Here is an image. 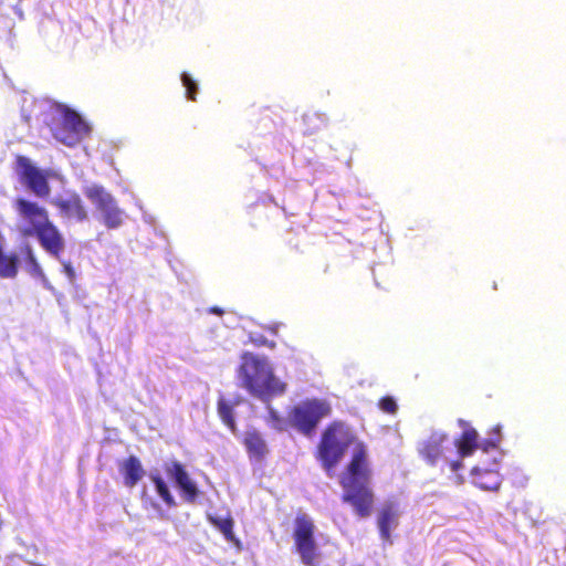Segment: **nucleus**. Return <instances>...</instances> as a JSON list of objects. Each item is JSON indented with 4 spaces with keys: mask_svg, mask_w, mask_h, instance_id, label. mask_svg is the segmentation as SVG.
I'll return each instance as SVG.
<instances>
[{
    "mask_svg": "<svg viewBox=\"0 0 566 566\" xmlns=\"http://www.w3.org/2000/svg\"><path fill=\"white\" fill-rule=\"evenodd\" d=\"M370 478L366 446L357 442L346 471L340 475L339 484L343 488L342 501L352 505L361 518L370 516L375 504V495L369 486Z\"/></svg>",
    "mask_w": 566,
    "mask_h": 566,
    "instance_id": "nucleus-1",
    "label": "nucleus"
},
{
    "mask_svg": "<svg viewBox=\"0 0 566 566\" xmlns=\"http://www.w3.org/2000/svg\"><path fill=\"white\" fill-rule=\"evenodd\" d=\"M12 207L24 228V237L35 235L40 245L52 256L60 259L65 241L57 227L50 220L48 210L39 202L24 197H17Z\"/></svg>",
    "mask_w": 566,
    "mask_h": 566,
    "instance_id": "nucleus-2",
    "label": "nucleus"
},
{
    "mask_svg": "<svg viewBox=\"0 0 566 566\" xmlns=\"http://www.w3.org/2000/svg\"><path fill=\"white\" fill-rule=\"evenodd\" d=\"M237 377L240 387L266 402L273 397L283 395L287 388V385L275 376L269 359L251 352H244L241 355Z\"/></svg>",
    "mask_w": 566,
    "mask_h": 566,
    "instance_id": "nucleus-3",
    "label": "nucleus"
},
{
    "mask_svg": "<svg viewBox=\"0 0 566 566\" xmlns=\"http://www.w3.org/2000/svg\"><path fill=\"white\" fill-rule=\"evenodd\" d=\"M355 441V433L345 422L332 421L322 432L315 457L327 472L333 471Z\"/></svg>",
    "mask_w": 566,
    "mask_h": 566,
    "instance_id": "nucleus-4",
    "label": "nucleus"
},
{
    "mask_svg": "<svg viewBox=\"0 0 566 566\" xmlns=\"http://www.w3.org/2000/svg\"><path fill=\"white\" fill-rule=\"evenodd\" d=\"M332 413V406L325 399H305L289 411L290 423L304 436H312L317 424Z\"/></svg>",
    "mask_w": 566,
    "mask_h": 566,
    "instance_id": "nucleus-5",
    "label": "nucleus"
},
{
    "mask_svg": "<svg viewBox=\"0 0 566 566\" xmlns=\"http://www.w3.org/2000/svg\"><path fill=\"white\" fill-rule=\"evenodd\" d=\"M13 169L20 184L35 197L44 199L50 196L52 170L36 167L29 157L20 154L14 156Z\"/></svg>",
    "mask_w": 566,
    "mask_h": 566,
    "instance_id": "nucleus-6",
    "label": "nucleus"
},
{
    "mask_svg": "<svg viewBox=\"0 0 566 566\" xmlns=\"http://www.w3.org/2000/svg\"><path fill=\"white\" fill-rule=\"evenodd\" d=\"M50 129L56 140L73 147L88 136V124L73 109L66 108L61 118L50 123Z\"/></svg>",
    "mask_w": 566,
    "mask_h": 566,
    "instance_id": "nucleus-7",
    "label": "nucleus"
},
{
    "mask_svg": "<svg viewBox=\"0 0 566 566\" xmlns=\"http://www.w3.org/2000/svg\"><path fill=\"white\" fill-rule=\"evenodd\" d=\"M449 442V437L443 432H432L426 440H423L418 451L421 458L430 465L442 463V470L447 467L451 472H458L463 463L460 459L449 460L447 452H452V449L446 446Z\"/></svg>",
    "mask_w": 566,
    "mask_h": 566,
    "instance_id": "nucleus-8",
    "label": "nucleus"
},
{
    "mask_svg": "<svg viewBox=\"0 0 566 566\" xmlns=\"http://www.w3.org/2000/svg\"><path fill=\"white\" fill-rule=\"evenodd\" d=\"M314 532L315 525L307 515L300 514L296 516L293 533L294 545L302 563L306 566L316 565L318 558Z\"/></svg>",
    "mask_w": 566,
    "mask_h": 566,
    "instance_id": "nucleus-9",
    "label": "nucleus"
},
{
    "mask_svg": "<svg viewBox=\"0 0 566 566\" xmlns=\"http://www.w3.org/2000/svg\"><path fill=\"white\" fill-rule=\"evenodd\" d=\"M86 198L102 213L103 223L107 229H116L123 223V210L118 208L114 197L102 186H91L84 191Z\"/></svg>",
    "mask_w": 566,
    "mask_h": 566,
    "instance_id": "nucleus-10",
    "label": "nucleus"
},
{
    "mask_svg": "<svg viewBox=\"0 0 566 566\" xmlns=\"http://www.w3.org/2000/svg\"><path fill=\"white\" fill-rule=\"evenodd\" d=\"M167 475L175 482L180 496L187 503H195L200 494L197 484L192 481L185 465L179 461H172L165 465Z\"/></svg>",
    "mask_w": 566,
    "mask_h": 566,
    "instance_id": "nucleus-11",
    "label": "nucleus"
},
{
    "mask_svg": "<svg viewBox=\"0 0 566 566\" xmlns=\"http://www.w3.org/2000/svg\"><path fill=\"white\" fill-rule=\"evenodd\" d=\"M52 205L64 219L83 222L88 217L87 210L76 192H72L67 197H55Z\"/></svg>",
    "mask_w": 566,
    "mask_h": 566,
    "instance_id": "nucleus-12",
    "label": "nucleus"
},
{
    "mask_svg": "<svg viewBox=\"0 0 566 566\" xmlns=\"http://www.w3.org/2000/svg\"><path fill=\"white\" fill-rule=\"evenodd\" d=\"M242 444L251 461L261 462L269 453V448L263 436L254 429L245 431Z\"/></svg>",
    "mask_w": 566,
    "mask_h": 566,
    "instance_id": "nucleus-13",
    "label": "nucleus"
},
{
    "mask_svg": "<svg viewBox=\"0 0 566 566\" xmlns=\"http://www.w3.org/2000/svg\"><path fill=\"white\" fill-rule=\"evenodd\" d=\"M399 512L395 504L387 503L379 511L377 525L379 528L380 538L388 544H391V528L398 526Z\"/></svg>",
    "mask_w": 566,
    "mask_h": 566,
    "instance_id": "nucleus-14",
    "label": "nucleus"
},
{
    "mask_svg": "<svg viewBox=\"0 0 566 566\" xmlns=\"http://www.w3.org/2000/svg\"><path fill=\"white\" fill-rule=\"evenodd\" d=\"M119 472L127 488H134L144 476V468L136 455H129L119 463Z\"/></svg>",
    "mask_w": 566,
    "mask_h": 566,
    "instance_id": "nucleus-15",
    "label": "nucleus"
},
{
    "mask_svg": "<svg viewBox=\"0 0 566 566\" xmlns=\"http://www.w3.org/2000/svg\"><path fill=\"white\" fill-rule=\"evenodd\" d=\"M240 403V399L230 401L223 396H220L217 401V412L224 426L232 432L237 431V423L234 419V407Z\"/></svg>",
    "mask_w": 566,
    "mask_h": 566,
    "instance_id": "nucleus-16",
    "label": "nucleus"
},
{
    "mask_svg": "<svg viewBox=\"0 0 566 566\" xmlns=\"http://www.w3.org/2000/svg\"><path fill=\"white\" fill-rule=\"evenodd\" d=\"M459 459L470 457L479 448L478 432L473 428L465 429L457 441Z\"/></svg>",
    "mask_w": 566,
    "mask_h": 566,
    "instance_id": "nucleus-17",
    "label": "nucleus"
},
{
    "mask_svg": "<svg viewBox=\"0 0 566 566\" xmlns=\"http://www.w3.org/2000/svg\"><path fill=\"white\" fill-rule=\"evenodd\" d=\"M473 474L475 475L474 484L481 490L485 491H497L501 486L500 474L493 470H484L480 471L478 469H473Z\"/></svg>",
    "mask_w": 566,
    "mask_h": 566,
    "instance_id": "nucleus-18",
    "label": "nucleus"
},
{
    "mask_svg": "<svg viewBox=\"0 0 566 566\" xmlns=\"http://www.w3.org/2000/svg\"><path fill=\"white\" fill-rule=\"evenodd\" d=\"M150 480L156 488V492L158 496L163 500V502L168 507H174L177 505L175 497L172 496L166 481L159 473H151Z\"/></svg>",
    "mask_w": 566,
    "mask_h": 566,
    "instance_id": "nucleus-19",
    "label": "nucleus"
},
{
    "mask_svg": "<svg viewBox=\"0 0 566 566\" xmlns=\"http://www.w3.org/2000/svg\"><path fill=\"white\" fill-rule=\"evenodd\" d=\"M209 522L217 527L229 542H238L233 532L234 521L230 514L226 517L209 516Z\"/></svg>",
    "mask_w": 566,
    "mask_h": 566,
    "instance_id": "nucleus-20",
    "label": "nucleus"
},
{
    "mask_svg": "<svg viewBox=\"0 0 566 566\" xmlns=\"http://www.w3.org/2000/svg\"><path fill=\"white\" fill-rule=\"evenodd\" d=\"M21 252L25 256V259L29 262V264L31 265L32 271L34 273H36V274H42L41 266H40L36 258L34 256V253H33V250H32L31 245L30 244H24L21 248Z\"/></svg>",
    "mask_w": 566,
    "mask_h": 566,
    "instance_id": "nucleus-21",
    "label": "nucleus"
},
{
    "mask_svg": "<svg viewBox=\"0 0 566 566\" xmlns=\"http://www.w3.org/2000/svg\"><path fill=\"white\" fill-rule=\"evenodd\" d=\"M181 81L184 86L186 87L187 97L190 101H196V94L198 90L196 82L187 73H182Z\"/></svg>",
    "mask_w": 566,
    "mask_h": 566,
    "instance_id": "nucleus-22",
    "label": "nucleus"
},
{
    "mask_svg": "<svg viewBox=\"0 0 566 566\" xmlns=\"http://www.w3.org/2000/svg\"><path fill=\"white\" fill-rule=\"evenodd\" d=\"M379 408L387 413H396L398 406L396 400L390 396L382 397L378 402Z\"/></svg>",
    "mask_w": 566,
    "mask_h": 566,
    "instance_id": "nucleus-23",
    "label": "nucleus"
},
{
    "mask_svg": "<svg viewBox=\"0 0 566 566\" xmlns=\"http://www.w3.org/2000/svg\"><path fill=\"white\" fill-rule=\"evenodd\" d=\"M268 409H269V412H268L269 421L272 423V426H274L275 428L281 430L282 422H283L281 416L271 406H269Z\"/></svg>",
    "mask_w": 566,
    "mask_h": 566,
    "instance_id": "nucleus-24",
    "label": "nucleus"
},
{
    "mask_svg": "<svg viewBox=\"0 0 566 566\" xmlns=\"http://www.w3.org/2000/svg\"><path fill=\"white\" fill-rule=\"evenodd\" d=\"M63 271L70 280H73L75 277V271L70 262H63Z\"/></svg>",
    "mask_w": 566,
    "mask_h": 566,
    "instance_id": "nucleus-25",
    "label": "nucleus"
},
{
    "mask_svg": "<svg viewBox=\"0 0 566 566\" xmlns=\"http://www.w3.org/2000/svg\"><path fill=\"white\" fill-rule=\"evenodd\" d=\"M499 441H492V440H485L482 442L481 447L484 451H488L490 448L495 449L497 448Z\"/></svg>",
    "mask_w": 566,
    "mask_h": 566,
    "instance_id": "nucleus-26",
    "label": "nucleus"
},
{
    "mask_svg": "<svg viewBox=\"0 0 566 566\" xmlns=\"http://www.w3.org/2000/svg\"><path fill=\"white\" fill-rule=\"evenodd\" d=\"M210 312H211V313H214V314H217V315H222V314H223V311H222L221 308L217 307V306L211 307V308H210Z\"/></svg>",
    "mask_w": 566,
    "mask_h": 566,
    "instance_id": "nucleus-27",
    "label": "nucleus"
}]
</instances>
